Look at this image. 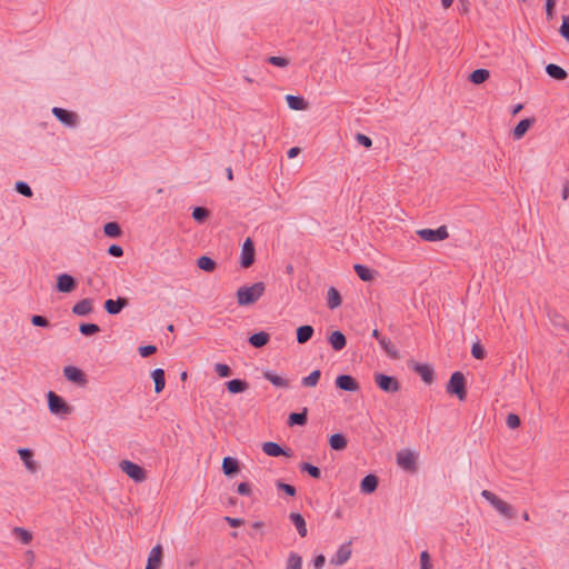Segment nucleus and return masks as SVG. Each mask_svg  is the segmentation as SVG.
Segmentation results:
<instances>
[{
  "mask_svg": "<svg viewBox=\"0 0 569 569\" xmlns=\"http://www.w3.org/2000/svg\"><path fill=\"white\" fill-rule=\"evenodd\" d=\"M266 286L259 281L251 286H242L237 290V301L239 306H251L256 303L264 293Z\"/></svg>",
  "mask_w": 569,
  "mask_h": 569,
  "instance_id": "nucleus-1",
  "label": "nucleus"
},
{
  "mask_svg": "<svg viewBox=\"0 0 569 569\" xmlns=\"http://www.w3.org/2000/svg\"><path fill=\"white\" fill-rule=\"evenodd\" d=\"M481 497L485 498L505 518H507V519L516 518L517 510L510 503L500 499L493 492L485 489L481 491Z\"/></svg>",
  "mask_w": 569,
  "mask_h": 569,
  "instance_id": "nucleus-2",
  "label": "nucleus"
},
{
  "mask_svg": "<svg viewBox=\"0 0 569 569\" xmlns=\"http://www.w3.org/2000/svg\"><path fill=\"white\" fill-rule=\"evenodd\" d=\"M47 401L49 411L59 417H67L74 410L61 396L51 390L47 393Z\"/></svg>",
  "mask_w": 569,
  "mask_h": 569,
  "instance_id": "nucleus-3",
  "label": "nucleus"
},
{
  "mask_svg": "<svg viewBox=\"0 0 569 569\" xmlns=\"http://www.w3.org/2000/svg\"><path fill=\"white\" fill-rule=\"evenodd\" d=\"M446 391L449 395L457 396L463 401L467 397V380L461 371H455L447 383Z\"/></svg>",
  "mask_w": 569,
  "mask_h": 569,
  "instance_id": "nucleus-4",
  "label": "nucleus"
},
{
  "mask_svg": "<svg viewBox=\"0 0 569 569\" xmlns=\"http://www.w3.org/2000/svg\"><path fill=\"white\" fill-rule=\"evenodd\" d=\"M375 382L380 390L388 393H395L400 390L401 385L393 376L377 372L375 373Z\"/></svg>",
  "mask_w": 569,
  "mask_h": 569,
  "instance_id": "nucleus-5",
  "label": "nucleus"
},
{
  "mask_svg": "<svg viewBox=\"0 0 569 569\" xmlns=\"http://www.w3.org/2000/svg\"><path fill=\"white\" fill-rule=\"evenodd\" d=\"M119 467L122 472H124L129 478H131L136 482H142L147 478L146 470L141 466L130 460H122L119 463Z\"/></svg>",
  "mask_w": 569,
  "mask_h": 569,
  "instance_id": "nucleus-6",
  "label": "nucleus"
},
{
  "mask_svg": "<svg viewBox=\"0 0 569 569\" xmlns=\"http://www.w3.org/2000/svg\"><path fill=\"white\" fill-rule=\"evenodd\" d=\"M397 463L405 471L415 473L418 469L417 457L410 450H401L397 453Z\"/></svg>",
  "mask_w": 569,
  "mask_h": 569,
  "instance_id": "nucleus-7",
  "label": "nucleus"
},
{
  "mask_svg": "<svg viewBox=\"0 0 569 569\" xmlns=\"http://www.w3.org/2000/svg\"><path fill=\"white\" fill-rule=\"evenodd\" d=\"M256 260V248L253 240L251 238H247L241 248L240 254V266L244 269L250 268Z\"/></svg>",
  "mask_w": 569,
  "mask_h": 569,
  "instance_id": "nucleus-8",
  "label": "nucleus"
},
{
  "mask_svg": "<svg viewBox=\"0 0 569 569\" xmlns=\"http://www.w3.org/2000/svg\"><path fill=\"white\" fill-rule=\"evenodd\" d=\"M420 239L428 242L442 241L449 237L446 226H440L437 229H420L417 231Z\"/></svg>",
  "mask_w": 569,
  "mask_h": 569,
  "instance_id": "nucleus-9",
  "label": "nucleus"
},
{
  "mask_svg": "<svg viewBox=\"0 0 569 569\" xmlns=\"http://www.w3.org/2000/svg\"><path fill=\"white\" fill-rule=\"evenodd\" d=\"M371 336L378 340L381 349L389 358L395 360L400 358V353L396 345H393L390 339L383 337L378 329H373Z\"/></svg>",
  "mask_w": 569,
  "mask_h": 569,
  "instance_id": "nucleus-10",
  "label": "nucleus"
},
{
  "mask_svg": "<svg viewBox=\"0 0 569 569\" xmlns=\"http://www.w3.org/2000/svg\"><path fill=\"white\" fill-rule=\"evenodd\" d=\"M78 281L69 273H60L57 277L56 290L61 293H70L77 289Z\"/></svg>",
  "mask_w": 569,
  "mask_h": 569,
  "instance_id": "nucleus-11",
  "label": "nucleus"
},
{
  "mask_svg": "<svg viewBox=\"0 0 569 569\" xmlns=\"http://www.w3.org/2000/svg\"><path fill=\"white\" fill-rule=\"evenodd\" d=\"M336 388L342 391L357 392L360 383L350 375H339L335 380Z\"/></svg>",
  "mask_w": 569,
  "mask_h": 569,
  "instance_id": "nucleus-12",
  "label": "nucleus"
},
{
  "mask_svg": "<svg viewBox=\"0 0 569 569\" xmlns=\"http://www.w3.org/2000/svg\"><path fill=\"white\" fill-rule=\"evenodd\" d=\"M52 114L64 126L67 127H76L78 123V116L73 111H69L63 108L54 107L52 109Z\"/></svg>",
  "mask_w": 569,
  "mask_h": 569,
  "instance_id": "nucleus-13",
  "label": "nucleus"
},
{
  "mask_svg": "<svg viewBox=\"0 0 569 569\" xmlns=\"http://www.w3.org/2000/svg\"><path fill=\"white\" fill-rule=\"evenodd\" d=\"M409 367L420 376L425 383L431 385L433 382L435 370L429 363L412 362V365L409 363Z\"/></svg>",
  "mask_w": 569,
  "mask_h": 569,
  "instance_id": "nucleus-14",
  "label": "nucleus"
},
{
  "mask_svg": "<svg viewBox=\"0 0 569 569\" xmlns=\"http://www.w3.org/2000/svg\"><path fill=\"white\" fill-rule=\"evenodd\" d=\"M63 375L68 381L79 386H84L87 383V377L84 372L74 366L64 367Z\"/></svg>",
  "mask_w": 569,
  "mask_h": 569,
  "instance_id": "nucleus-15",
  "label": "nucleus"
},
{
  "mask_svg": "<svg viewBox=\"0 0 569 569\" xmlns=\"http://www.w3.org/2000/svg\"><path fill=\"white\" fill-rule=\"evenodd\" d=\"M262 451L269 456V457H291L292 450L291 449H284L279 443L273 441H267L262 443Z\"/></svg>",
  "mask_w": 569,
  "mask_h": 569,
  "instance_id": "nucleus-16",
  "label": "nucleus"
},
{
  "mask_svg": "<svg viewBox=\"0 0 569 569\" xmlns=\"http://www.w3.org/2000/svg\"><path fill=\"white\" fill-rule=\"evenodd\" d=\"M129 305V299L126 297H118L116 300L108 299L104 301V310L112 316H116L122 311Z\"/></svg>",
  "mask_w": 569,
  "mask_h": 569,
  "instance_id": "nucleus-17",
  "label": "nucleus"
},
{
  "mask_svg": "<svg viewBox=\"0 0 569 569\" xmlns=\"http://www.w3.org/2000/svg\"><path fill=\"white\" fill-rule=\"evenodd\" d=\"M350 556L351 541L341 545L335 556L330 559V562L335 566H342L349 560Z\"/></svg>",
  "mask_w": 569,
  "mask_h": 569,
  "instance_id": "nucleus-18",
  "label": "nucleus"
},
{
  "mask_svg": "<svg viewBox=\"0 0 569 569\" xmlns=\"http://www.w3.org/2000/svg\"><path fill=\"white\" fill-rule=\"evenodd\" d=\"M163 549L161 545L154 546L147 560L146 569H159L162 563Z\"/></svg>",
  "mask_w": 569,
  "mask_h": 569,
  "instance_id": "nucleus-19",
  "label": "nucleus"
},
{
  "mask_svg": "<svg viewBox=\"0 0 569 569\" xmlns=\"http://www.w3.org/2000/svg\"><path fill=\"white\" fill-rule=\"evenodd\" d=\"M328 342L335 351H341L347 346V338L340 330H335L328 337Z\"/></svg>",
  "mask_w": 569,
  "mask_h": 569,
  "instance_id": "nucleus-20",
  "label": "nucleus"
},
{
  "mask_svg": "<svg viewBox=\"0 0 569 569\" xmlns=\"http://www.w3.org/2000/svg\"><path fill=\"white\" fill-rule=\"evenodd\" d=\"M92 311H93V300L91 298H84V299L78 301L72 307V312L76 316H80V317L88 316Z\"/></svg>",
  "mask_w": 569,
  "mask_h": 569,
  "instance_id": "nucleus-21",
  "label": "nucleus"
},
{
  "mask_svg": "<svg viewBox=\"0 0 569 569\" xmlns=\"http://www.w3.org/2000/svg\"><path fill=\"white\" fill-rule=\"evenodd\" d=\"M222 471L227 477H233L240 471V463L237 458L224 457L222 460Z\"/></svg>",
  "mask_w": 569,
  "mask_h": 569,
  "instance_id": "nucleus-22",
  "label": "nucleus"
},
{
  "mask_svg": "<svg viewBox=\"0 0 569 569\" xmlns=\"http://www.w3.org/2000/svg\"><path fill=\"white\" fill-rule=\"evenodd\" d=\"M18 453L20 459L24 463L26 468L31 472H36L38 469V465L33 460V451L29 448H20L18 449Z\"/></svg>",
  "mask_w": 569,
  "mask_h": 569,
  "instance_id": "nucleus-23",
  "label": "nucleus"
},
{
  "mask_svg": "<svg viewBox=\"0 0 569 569\" xmlns=\"http://www.w3.org/2000/svg\"><path fill=\"white\" fill-rule=\"evenodd\" d=\"M379 485V479L376 475H367L362 478L360 482V490L363 493H372L377 490Z\"/></svg>",
  "mask_w": 569,
  "mask_h": 569,
  "instance_id": "nucleus-24",
  "label": "nucleus"
},
{
  "mask_svg": "<svg viewBox=\"0 0 569 569\" xmlns=\"http://www.w3.org/2000/svg\"><path fill=\"white\" fill-rule=\"evenodd\" d=\"M269 341L270 335L266 331L256 332L248 338L250 346L257 349L263 348L268 345Z\"/></svg>",
  "mask_w": 569,
  "mask_h": 569,
  "instance_id": "nucleus-25",
  "label": "nucleus"
},
{
  "mask_svg": "<svg viewBox=\"0 0 569 569\" xmlns=\"http://www.w3.org/2000/svg\"><path fill=\"white\" fill-rule=\"evenodd\" d=\"M290 521L293 523V526L297 528V531L300 537L305 538L308 533L307 525L303 516L299 512H291L289 515Z\"/></svg>",
  "mask_w": 569,
  "mask_h": 569,
  "instance_id": "nucleus-26",
  "label": "nucleus"
},
{
  "mask_svg": "<svg viewBox=\"0 0 569 569\" xmlns=\"http://www.w3.org/2000/svg\"><path fill=\"white\" fill-rule=\"evenodd\" d=\"M533 122H535V120L530 119V118L520 120L512 130L513 139H516V140L521 139L527 133V131L531 128Z\"/></svg>",
  "mask_w": 569,
  "mask_h": 569,
  "instance_id": "nucleus-27",
  "label": "nucleus"
},
{
  "mask_svg": "<svg viewBox=\"0 0 569 569\" xmlns=\"http://www.w3.org/2000/svg\"><path fill=\"white\" fill-rule=\"evenodd\" d=\"M308 421V408H303L300 412H291L288 417V426H305Z\"/></svg>",
  "mask_w": 569,
  "mask_h": 569,
  "instance_id": "nucleus-28",
  "label": "nucleus"
},
{
  "mask_svg": "<svg viewBox=\"0 0 569 569\" xmlns=\"http://www.w3.org/2000/svg\"><path fill=\"white\" fill-rule=\"evenodd\" d=\"M546 73L550 78L558 80V81H563L568 77L567 71L562 67L555 64V63H549L546 66Z\"/></svg>",
  "mask_w": 569,
  "mask_h": 569,
  "instance_id": "nucleus-29",
  "label": "nucleus"
},
{
  "mask_svg": "<svg viewBox=\"0 0 569 569\" xmlns=\"http://www.w3.org/2000/svg\"><path fill=\"white\" fill-rule=\"evenodd\" d=\"M286 101L288 107L296 111H302L308 108V102L301 96L287 94Z\"/></svg>",
  "mask_w": 569,
  "mask_h": 569,
  "instance_id": "nucleus-30",
  "label": "nucleus"
},
{
  "mask_svg": "<svg viewBox=\"0 0 569 569\" xmlns=\"http://www.w3.org/2000/svg\"><path fill=\"white\" fill-rule=\"evenodd\" d=\"M329 446L335 451H342L348 446V440L343 433H333L329 438Z\"/></svg>",
  "mask_w": 569,
  "mask_h": 569,
  "instance_id": "nucleus-31",
  "label": "nucleus"
},
{
  "mask_svg": "<svg viewBox=\"0 0 569 569\" xmlns=\"http://www.w3.org/2000/svg\"><path fill=\"white\" fill-rule=\"evenodd\" d=\"M342 303V298L340 292L335 288L330 287L327 292V306L329 309L333 310L340 307Z\"/></svg>",
  "mask_w": 569,
  "mask_h": 569,
  "instance_id": "nucleus-32",
  "label": "nucleus"
},
{
  "mask_svg": "<svg viewBox=\"0 0 569 569\" xmlns=\"http://www.w3.org/2000/svg\"><path fill=\"white\" fill-rule=\"evenodd\" d=\"M227 390L230 393H241L248 390L249 383L243 379H232L226 382Z\"/></svg>",
  "mask_w": 569,
  "mask_h": 569,
  "instance_id": "nucleus-33",
  "label": "nucleus"
},
{
  "mask_svg": "<svg viewBox=\"0 0 569 569\" xmlns=\"http://www.w3.org/2000/svg\"><path fill=\"white\" fill-rule=\"evenodd\" d=\"M151 378L154 382L156 393H160L166 387V373L161 368H157L151 372Z\"/></svg>",
  "mask_w": 569,
  "mask_h": 569,
  "instance_id": "nucleus-34",
  "label": "nucleus"
},
{
  "mask_svg": "<svg viewBox=\"0 0 569 569\" xmlns=\"http://www.w3.org/2000/svg\"><path fill=\"white\" fill-rule=\"evenodd\" d=\"M313 328L309 325H303L297 329V341L300 345L307 343L313 336Z\"/></svg>",
  "mask_w": 569,
  "mask_h": 569,
  "instance_id": "nucleus-35",
  "label": "nucleus"
},
{
  "mask_svg": "<svg viewBox=\"0 0 569 569\" xmlns=\"http://www.w3.org/2000/svg\"><path fill=\"white\" fill-rule=\"evenodd\" d=\"M489 77H490L489 70L480 68V69L473 70L469 74L468 79L473 84H481V83L486 82L489 79Z\"/></svg>",
  "mask_w": 569,
  "mask_h": 569,
  "instance_id": "nucleus-36",
  "label": "nucleus"
},
{
  "mask_svg": "<svg viewBox=\"0 0 569 569\" xmlns=\"http://www.w3.org/2000/svg\"><path fill=\"white\" fill-rule=\"evenodd\" d=\"M353 269H355L357 276L362 281L368 282V281L373 280V278H375V271L365 264L356 263L353 266Z\"/></svg>",
  "mask_w": 569,
  "mask_h": 569,
  "instance_id": "nucleus-37",
  "label": "nucleus"
},
{
  "mask_svg": "<svg viewBox=\"0 0 569 569\" xmlns=\"http://www.w3.org/2000/svg\"><path fill=\"white\" fill-rule=\"evenodd\" d=\"M263 378L266 380H268L269 382H271L274 387H278V388H288L289 387V381L287 379L276 375L272 371L263 372Z\"/></svg>",
  "mask_w": 569,
  "mask_h": 569,
  "instance_id": "nucleus-38",
  "label": "nucleus"
},
{
  "mask_svg": "<svg viewBox=\"0 0 569 569\" xmlns=\"http://www.w3.org/2000/svg\"><path fill=\"white\" fill-rule=\"evenodd\" d=\"M197 267L206 272H213L217 268V262L208 256H201L197 260Z\"/></svg>",
  "mask_w": 569,
  "mask_h": 569,
  "instance_id": "nucleus-39",
  "label": "nucleus"
},
{
  "mask_svg": "<svg viewBox=\"0 0 569 569\" xmlns=\"http://www.w3.org/2000/svg\"><path fill=\"white\" fill-rule=\"evenodd\" d=\"M103 232L109 238H119L122 234L121 227L116 221L107 222L103 226Z\"/></svg>",
  "mask_w": 569,
  "mask_h": 569,
  "instance_id": "nucleus-40",
  "label": "nucleus"
},
{
  "mask_svg": "<svg viewBox=\"0 0 569 569\" xmlns=\"http://www.w3.org/2000/svg\"><path fill=\"white\" fill-rule=\"evenodd\" d=\"M320 377L321 371L319 369H316L311 371L307 377L302 378L301 385L303 387H316L319 382Z\"/></svg>",
  "mask_w": 569,
  "mask_h": 569,
  "instance_id": "nucleus-41",
  "label": "nucleus"
},
{
  "mask_svg": "<svg viewBox=\"0 0 569 569\" xmlns=\"http://www.w3.org/2000/svg\"><path fill=\"white\" fill-rule=\"evenodd\" d=\"M299 469L302 472H307L310 477L313 479H320L321 478V470L317 466H313L309 462H301L299 465Z\"/></svg>",
  "mask_w": 569,
  "mask_h": 569,
  "instance_id": "nucleus-42",
  "label": "nucleus"
},
{
  "mask_svg": "<svg viewBox=\"0 0 569 569\" xmlns=\"http://www.w3.org/2000/svg\"><path fill=\"white\" fill-rule=\"evenodd\" d=\"M209 216L210 211L206 207H194L192 210V218L199 223H203Z\"/></svg>",
  "mask_w": 569,
  "mask_h": 569,
  "instance_id": "nucleus-43",
  "label": "nucleus"
},
{
  "mask_svg": "<svg viewBox=\"0 0 569 569\" xmlns=\"http://www.w3.org/2000/svg\"><path fill=\"white\" fill-rule=\"evenodd\" d=\"M286 569H302V558L296 552H290L287 559Z\"/></svg>",
  "mask_w": 569,
  "mask_h": 569,
  "instance_id": "nucleus-44",
  "label": "nucleus"
},
{
  "mask_svg": "<svg viewBox=\"0 0 569 569\" xmlns=\"http://www.w3.org/2000/svg\"><path fill=\"white\" fill-rule=\"evenodd\" d=\"M13 533L23 545H28L32 540L31 532L26 530V529H23V528L16 527L13 529Z\"/></svg>",
  "mask_w": 569,
  "mask_h": 569,
  "instance_id": "nucleus-45",
  "label": "nucleus"
},
{
  "mask_svg": "<svg viewBox=\"0 0 569 569\" xmlns=\"http://www.w3.org/2000/svg\"><path fill=\"white\" fill-rule=\"evenodd\" d=\"M79 331L82 336L89 337L98 333L100 331V327L96 323H81L79 326Z\"/></svg>",
  "mask_w": 569,
  "mask_h": 569,
  "instance_id": "nucleus-46",
  "label": "nucleus"
},
{
  "mask_svg": "<svg viewBox=\"0 0 569 569\" xmlns=\"http://www.w3.org/2000/svg\"><path fill=\"white\" fill-rule=\"evenodd\" d=\"M276 487L278 490L283 491L286 495L290 497H295L297 495V489L295 486L283 482L282 480L276 481Z\"/></svg>",
  "mask_w": 569,
  "mask_h": 569,
  "instance_id": "nucleus-47",
  "label": "nucleus"
},
{
  "mask_svg": "<svg viewBox=\"0 0 569 569\" xmlns=\"http://www.w3.org/2000/svg\"><path fill=\"white\" fill-rule=\"evenodd\" d=\"M14 189L17 192L28 198L32 197L33 194L31 187L24 181L16 182Z\"/></svg>",
  "mask_w": 569,
  "mask_h": 569,
  "instance_id": "nucleus-48",
  "label": "nucleus"
},
{
  "mask_svg": "<svg viewBox=\"0 0 569 569\" xmlns=\"http://www.w3.org/2000/svg\"><path fill=\"white\" fill-rule=\"evenodd\" d=\"M267 62L279 68H286L289 66V59L284 57L270 56L267 58Z\"/></svg>",
  "mask_w": 569,
  "mask_h": 569,
  "instance_id": "nucleus-49",
  "label": "nucleus"
},
{
  "mask_svg": "<svg viewBox=\"0 0 569 569\" xmlns=\"http://www.w3.org/2000/svg\"><path fill=\"white\" fill-rule=\"evenodd\" d=\"M214 371L220 378H228L232 375L231 368L226 363H216Z\"/></svg>",
  "mask_w": 569,
  "mask_h": 569,
  "instance_id": "nucleus-50",
  "label": "nucleus"
},
{
  "mask_svg": "<svg viewBox=\"0 0 569 569\" xmlns=\"http://www.w3.org/2000/svg\"><path fill=\"white\" fill-rule=\"evenodd\" d=\"M471 355L473 358H476L478 360H482L486 358L487 352L482 345H480L479 342H476L471 347Z\"/></svg>",
  "mask_w": 569,
  "mask_h": 569,
  "instance_id": "nucleus-51",
  "label": "nucleus"
},
{
  "mask_svg": "<svg viewBox=\"0 0 569 569\" xmlns=\"http://www.w3.org/2000/svg\"><path fill=\"white\" fill-rule=\"evenodd\" d=\"M31 323L34 327H42V328H48L51 326L50 321L44 316H41V315H33L31 317Z\"/></svg>",
  "mask_w": 569,
  "mask_h": 569,
  "instance_id": "nucleus-52",
  "label": "nucleus"
},
{
  "mask_svg": "<svg viewBox=\"0 0 569 569\" xmlns=\"http://www.w3.org/2000/svg\"><path fill=\"white\" fill-rule=\"evenodd\" d=\"M506 423L510 429H517L521 425L520 417L516 413H509L506 419Z\"/></svg>",
  "mask_w": 569,
  "mask_h": 569,
  "instance_id": "nucleus-53",
  "label": "nucleus"
},
{
  "mask_svg": "<svg viewBox=\"0 0 569 569\" xmlns=\"http://www.w3.org/2000/svg\"><path fill=\"white\" fill-rule=\"evenodd\" d=\"M559 33L562 38L569 41V14L562 17V23L559 28Z\"/></svg>",
  "mask_w": 569,
  "mask_h": 569,
  "instance_id": "nucleus-54",
  "label": "nucleus"
},
{
  "mask_svg": "<svg viewBox=\"0 0 569 569\" xmlns=\"http://www.w3.org/2000/svg\"><path fill=\"white\" fill-rule=\"evenodd\" d=\"M420 569H432L430 555L427 550L420 553Z\"/></svg>",
  "mask_w": 569,
  "mask_h": 569,
  "instance_id": "nucleus-55",
  "label": "nucleus"
},
{
  "mask_svg": "<svg viewBox=\"0 0 569 569\" xmlns=\"http://www.w3.org/2000/svg\"><path fill=\"white\" fill-rule=\"evenodd\" d=\"M138 350L141 357L147 358L157 352V347L153 345H147L139 347Z\"/></svg>",
  "mask_w": 569,
  "mask_h": 569,
  "instance_id": "nucleus-56",
  "label": "nucleus"
},
{
  "mask_svg": "<svg viewBox=\"0 0 569 569\" xmlns=\"http://www.w3.org/2000/svg\"><path fill=\"white\" fill-rule=\"evenodd\" d=\"M356 140L359 144L363 146L365 148L369 149L372 146V140L370 137L363 134V133H357Z\"/></svg>",
  "mask_w": 569,
  "mask_h": 569,
  "instance_id": "nucleus-57",
  "label": "nucleus"
},
{
  "mask_svg": "<svg viewBox=\"0 0 569 569\" xmlns=\"http://www.w3.org/2000/svg\"><path fill=\"white\" fill-rule=\"evenodd\" d=\"M237 492L240 496H250L251 492H252L250 483H248V482H240L237 486Z\"/></svg>",
  "mask_w": 569,
  "mask_h": 569,
  "instance_id": "nucleus-58",
  "label": "nucleus"
},
{
  "mask_svg": "<svg viewBox=\"0 0 569 569\" xmlns=\"http://www.w3.org/2000/svg\"><path fill=\"white\" fill-rule=\"evenodd\" d=\"M108 253L111 256V257H114V258H120L123 256V249L120 244H111L109 248H108Z\"/></svg>",
  "mask_w": 569,
  "mask_h": 569,
  "instance_id": "nucleus-59",
  "label": "nucleus"
},
{
  "mask_svg": "<svg viewBox=\"0 0 569 569\" xmlns=\"http://www.w3.org/2000/svg\"><path fill=\"white\" fill-rule=\"evenodd\" d=\"M325 563H326V557L322 553L315 557V559H313L315 569H322Z\"/></svg>",
  "mask_w": 569,
  "mask_h": 569,
  "instance_id": "nucleus-60",
  "label": "nucleus"
},
{
  "mask_svg": "<svg viewBox=\"0 0 569 569\" xmlns=\"http://www.w3.org/2000/svg\"><path fill=\"white\" fill-rule=\"evenodd\" d=\"M224 520L229 523L230 527L232 528H238L240 527L241 525H243V519H240V518H231V517H224Z\"/></svg>",
  "mask_w": 569,
  "mask_h": 569,
  "instance_id": "nucleus-61",
  "label": "nucleus"
},
{
  "mask_svg": "<svg viewBox=\"0 0 569 569\" xmlns=\"http://www.w3.org/2000/svg\"><path fill=\"white\" fill-rule=\"evenodd\" d=\"M556 7V0H546V12L548 17H551Z\"/></svg>",
  "mask_w": 569,
  "mask_h": 569,
  "instance_id": "nucleus-62",
  "label": "nucleus"
},
{
  "mask_svg": "<svg viewBox=\"0 0 569 569\" xmlns=\"http://www.w3.org/2000/svg\"><path fill=\"white\" fill-rule=\"evenodd\" d=\"M301 152V149L299 147H292L288 150V158L292 159L296 158Z\"/></svg>",
  "mask_w": 569,
  "mask_h": 569,
  "instance_id": "nucleus-63",
  "label": "nucleus"
},
{
  "mask_svg": "<svg viewBox=\"0 0 569 569\" xmlns=\"http://www.w3.org/2000/svg\"><path fill=\"white\" fill-rule=\"evenodd\" d=\"M561 197H562V200H567L569 198V180H566L563 183Z\"/></svg>",
  "mask_w": 569,
  "mask_h": 569,
  "instance_id": "nucleus-64",
  "label": "nucleus"
}]
</instances>
